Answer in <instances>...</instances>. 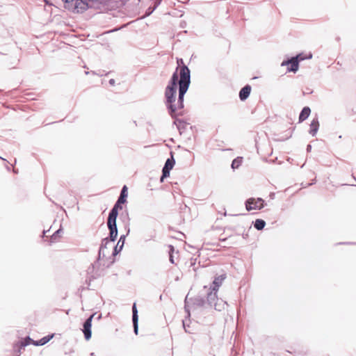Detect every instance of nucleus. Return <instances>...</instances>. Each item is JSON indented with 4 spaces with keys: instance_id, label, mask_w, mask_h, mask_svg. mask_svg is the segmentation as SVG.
<instances>
[{
    "instance_id": "f257e3e1",
    "label": "nucleus",
    "mask_w": 356,
    "mask_h": 356,
    "mask_svg": "<svg viewBox=\"0 0 356 356\" xmlns=\"http://www.w3.org/2000/svg\"><path fill=\"white\" fill-rule=\"evenodd\" d=\"M177 70L172 73L164 92V104L170 117H174L177 110L184 108V96L191 83L186 77L179 79Z\"/></svg>"
},
{
    "instance_id": "f03ea898",
    "label": "nucleus",
    "mask_w": 356,
    "mask_h": 356,
    "mask_svg": "<svg viewBox=\"0 0 356 356\" xmlns=\"http://www.w3.org/2000/svg\"><path fill=\"white\" fill-rule=\"evenodd\" d=\"M64 3V8L73 13H83V0H61Z\"/></svg>"
},
{
    "instance_id": "7ed1b4c3",
    "label": "nucleus",
    "mask_w": 356,
    "mask_h": 356,
    "mask_svg": "<svg viewBox=\"0 0 356 356\" xmlns=\"http://www.w3.org/2000/svg\"><path fill=\"white\" fill-rule=\"evenodd\" d=\"M117 218L108 216L107 218L106 225L109 231L108 236L112 242H115L118 236V229L117 226Z\"/></svg>"
},
{
    "instance_id": "20e7f679",
    "label": "nucleus",
    "mask_w": 356,
    "mask_h": 356,
    "mask_svg": "<svg viewBox=\"0 0 356 356\" xmlns=\"http://www.w3.org/2000/svg\"><path fill=\"white\" fill-rule=\"evenodd\" d=\"M266 203L261 197H250L245 201V209L248 211L251 210H260L266 206Z\"/></svg>"
},
{
    "instance_id": "39448f33",
    "label": "nucleus",
    "mask_w": 356,
    "mask_h": 356,
    "mask_svg": "<svg viewBox=\"0 0 356 356\" xmlns=\"http://www.w3.org/2000/svg\"><path fill=\"white\" fill-rule=\"evenodd\" d=\"M177 63L178 68L177 73L179 75V79H182L184 77H186V80H191V70L188 67L185 65L184 60L181 58H177Z\"/></svg>"
},
{
    "instance_id": "423d86ee",
    "label": "nucleus",
    "mask_w": 356,
    "mask_h": 356,
    "mask_svg": "<svg viewBox=\"0 0 356 356\" xmlns=\"http://www.w3.org/2000/svg\"><path fill=\"white\" fill-rule=\"evenodd\" d=\"M281 66H286L287 72L296 73L300 67V63L296 59H293V56H286L281 63Z\"/></svg>"
},
{
    "instance_id": "0eeeda50",
    "label": "nucleus",
    "mask_w": 356,
    "mask_h": 356,
    "mask_svg": "<svg viewBox=\"0 0 356 356\" xmlns=\"http://www.w3.org/2000/svg\"><path fill=\"white\" fill-rule=\"evenodd\" d=\"M97 314V312L92 313L83 323L82 332L86 341H89L92 337V321Z\"/></svg>"
},
{
    "instance_id": "6e6552de",
    "label": "nucleus",
    "mask_w": 356,
    "mask_h": 356,
    "mask_svg": "<svg viewBox=\"0 0 356 356\" xmlns=\"http://www.w3.org/2000/svg\"><path fill=\"white\" fill-rule=\"evenodd\" d=\"M84 12L90 8L100 9L102 7H108V1L106 0H83Z\"/></svg>"
},
{
    "instance_id": "1a4fd4ad",
    "label": "nucleus",
    "mask_w": 356,
    "mask_h": 356,
    "mask_svg": "<svg viewBox=\"0 0 356 356\" xmlns=\"http://www.w3.org/2000/svg\"><path fill=\"white\" fill-rule=\"evenodd\" d=\"M217 292L218 291H215L209 289L207 293V300H205L206 304L209 307H213L216 310L220 311V308L217 303V301L218 300Z\"/></svg>"
},
{
    "instance_id": "9d476101",
    "label": "nucleus",
    "mask_w": 356,
    "mask_h": 356,
    "mask_svg": "<svg viewBox=\"0 0 356 356\" xmlns=\"http://www.w3.org/2000/svg\"><path fill=\"white\" fill-rule=\"evenodd\" d=\"M99 261L96 259V261L91 264L90 266L87 269V274L89 275V282L88 283V287L90 285V282L92 280L97 278L100 275L98 273V270L95 271V268H98L99 266Z\"/></svg>"
},
{
    "instance_id": "9b49d317",
    "label": "nucleus",
    "mask_w": 356,
    "mask_h": 356,
    "mask_svg": "<svg viewBox=\"0 0 356 356\" xmlns=\"http://www.w3.org/2000/svg\"><path fill=\"white\" fill-rule=\"evenodd\" d=\"M184 311L186 314V316L185 319L182 320V325L186 333L192 334L193 332L188 329L190 327L189 324L187 323V321H191V310L188 305V295L184 300Z\"/></svg>"
},
{
    "instance_id": "f8f14e48",
    "label": "nucleus",
    "mask_w": 356,
    "mask_h": 356,
    "mask_svg": "<svg viewBox=\"0 0 356 356\" xmlns=\"http://www.w3.org/2000/svg\"><path fill=\"white\" fill-rule=\"evenodd\" d=\"M112 241H110L109 238L106 237L102 239L101 244L98 250L97 260L104 259L105 258L106 260L111 259V257L106 258V254L104 253V249H106L108 245Z\"/></svg>"
},
{
    "instance_id": "ddd939ff",
    "label": "nucleus",
    "mask_w": 356,
    "mask_h": 356,
    "mask_svg": "<svg viewBox=\"0 0 356 356\" xmlns=\"http://www.w3.org/2000/svg\"><path fill=\"white\" fill-rule=\"evenodd\" d=\"M127 203V201L118 197L117 201L115 202L113 207L111 208L108 213V216L118 218L119 211L123 209L122 205Z\"/></svg>"
},
{
    "instance_id": "4468645a",
    "label": "nucleus",
    "mask_w": 356,
    "mask_h": 356,
    "mask_svg": "<svg viewBox=\"0 0 356 356\" xmlns=\"http://www.w3.org/2000/svg\"><path fill=\"white\" fill-rule=\"evenodd\" d=\"M227 274L222 273L220 275H216L214 277V280L212 282V284L210 286V289L213 291H218L219 288L222 284V282L226 279Z\"/></svg>"
},
{
    "instance_id": "2eb2a0df",
    "label": "nucleus",
    "mask_w": 356,
    "mask_h": 356,
    "mask_svg": "<svg viewBox=\"0 0 356 356\" xmlns=\"http://www.w3.org/2000/svg\"><path fill=\"white\" fill-rule=\"evenodd\" d=\"M132 323L134 332L137 335L138 334V312L136 302H134L132 305Z\"/></svg>"
},
{
    "instance_id": "dca6fc26",
    "label": "nucleus",
    "mask_w": 356,
    "mask_h": 356,
    "mask_svg": "<svg viewBox=\"0 0 356 356\" xmlns=\"http://www.w3.org/2000/svg\"><path fill=\"white\" fill-rule=\"evenodd\" d=\"M126 237L127 235H121L120 236L117 244L113 247L111 257H115L122 250L125 243Z\"/></svg>"
},
{
    "instance_id": "f3484780",
    "label": "nucleus",
    "mask_w": 356,
    "mask_h": 356,
    "mask_svg": "<svg viewBox=\"0 0 356 356\" xmlns=\"http://www.w3.org/2000/svg\"><path fill=\"white\" fill-rule=\"evenodd\" d=\"M176 114H175L174 117H171L174 121L173 124H175L177 126V128L180 134H182V133L186 130V127L189 124L186 122H185L184 120L180 119L179 118H176Z\"/></svg>"
},
{
    "instance_id": "a211bd4d",
    "label": "nucleus",
    "mask_w": 356,
    "mask_h": 356,
    "mask_svg": "<svg viewBox=\"0 0 356 356\" xmlns=\"http://www.w3.org/2000/svg\"><path fill=\"white\" fill-rule=\"evenodd\" d=\"M252 90V87L249 84L244 86L239 91L238 97L241 101H245L250 96Z\"/></svg>"
},
{
    "instance_id": "6ab92c4d",
    "label": "nucleus",
    "mask_w": 356,
    "mask_h": 356,
    "mask_svg": "<svg viewBox=\"0 0 356 356\" xmlns=\"http://www.w3.org/2000/svg\"><path fill=\"white\" fill-rule=\"evenodd\" d=\"M310 128L309 130V134L312 136H315L319 129L320 123L318 120V118L316 115L312 120L311 124L309 125Z\"/></svg>"
},
{
    "instance_id": "aec40b11",
    "label": "nucleus",
    "mask_w": 356,
    "mask_h": 356,
    "mask_svg": "<svg viewBox=\"0 0 356 356\" xmlns=\"http://www.w3.org/2000/svg\"><path fill=\"white\" fill-rule=\"evenodd\" d=\"M310 114H311V108L307 106H304L302 108V110L299 114L298 122L301 123V122H304L305 120H306L309 118Z\"/></svg>"
},
{
    "instance_id": "412c9836",
    "label": "nucleus",
    "mask_w": 356,
    "mask_h": 356,
    "mask_svg": "<svg viewBox=\"0 0 356 356\" xmlns=\"http://www.w3.org/2000/svg\"><path fill=\"white\" fill-rule=\"evenodd\" d=\"M174 152H170V156L166 159L165 164L163 167V169L171 170L174 168L175 165V159L174 158Z\"/></svg>"
},
{
    "instance_id": "4be33fe9",
    "label": "nucleus",
    "mask_w": 356,
    "mask_h": 356,
    "mask_svg": "<svg viewBox=\"0 0 356 356\" xmlns=\"http://www.w3.org/2000/svg\"><path fill=\"white\" fill-rule=\"evenodd\" d=\"M54 335H55L54 333L49 334L42 337L40 339L36 340L35 343V346H41L45 345L50 340H51L53 339Z\"/></svg>"
},
{
    "instance_id": "5701e85b",
    "label": "nucleus",
    "mask_w": 356,
    "mask_h": 356,
    "mask_svg": "<svg viewBox=\"0 0 356 356\" xmlns=\"http://www.w3.org/2000/svg\"><path fill=\"white\" fill-rule=\"evenodd\" d=\"M191 302L194 306L204 307L206 304V300L204 297L197 296L194 298H190Z\"/></svg>"
},
{
    "instance_id": "b1692460",
    "label": "nucleus",
    "mask_w": 356,
    "mask_h": 356,
    "mask_svg": "<svg viewBox=\"0 0 356 356\" xmlns=\"http://www.w3.org/2000/svg\"><path fill=\"white\" fill-rule=\"evenodd\" d=\"M162 1L163 0H158L154 1V6H150L145 10L144 17H148L154 13V11L158 8V6L161 4Z\"/></svg>"
},
{
    "instance_id": "393cba45",
    "label": "nucleus",
    "mask_w": 356,
    "mask_h": 356,
    "mask_svg": "<svg viewBox=\"0 0 356 356\" xmlns=\"http://www.w3.org/2000/svg\"><path fill=\"white\" fill-rule=\"evenodd\" d=\"M252 224L258 231L263 230L266 225V221L261 218H257L254 221H252Z\"/></svg>"
},
{
    "instance_id": "a878e982",
    "label": "nucleus",
    "mask_w": 356,
    "mask_h": 356,
    "mask_svg": "<svg viewBox=\"0 0 356 356\" xmlns=\"http://www.w3.org/2000/svg\"><path fill=\"white\" fill-rule=\"evenodd\" d=\"M190 211L191 209L186 204L183 203L180 205V217L183 219V220H185V218H186V214H189Z\"/></svg>"
},
{
    "instance_id": "bb28decb",
    "label": "nucleus",
    "mask_w": 356,
    "mask_h": 356,
    "mask_svg": "<svg viewBox=\"0 0 356 356\" xmlns=\"http://www.w3.org/2000/svg\"><path fill=\"white\" fill-rule=\"evenodd\" d=\"M312 58V54L309 53L308 54H305L303 52L298 53L296 56H293V59H296L300 63L301 61L305 60L306 59H311Z\"/></svg>"
},
{
    "instance_id": "cd10ccee",
    "label": "nucleus",
    "mask_w": 356,
    "mask_h": 356,
    "mask_svg": "<svg viewBox=\"0 0 356 356\" xmlns=\"http://www.w3.org/2000/svg\"><path fill=\"white\" fill-rule=\"evenodd\" d=\"M120 220L123 223V225L130 223V218L129 211L127 209L122 211L120 214Z\"/></svg>"
},
{
    "instance_id": "c85d7f7f",
    "label": "nucleus",
    "mask_w": 356,
    "mask_h": 356,
    "mask_svg": "<svg viewBox=\"0 0 356 356\" xmlns=\"http://www.w3.org/2000/svg\"><path fill=\"white\" fill-rule=\"evenodd\" d=\"M243 158L242 156H237L235 159H234L231 163V168L233 170H235L236 169H238L243 163Z\"/></svg>"
},
{
    "instance_id": "c756f323",
    "label": "nucleus",
    "mask_w": 356,
    "mask_h": 356,
    "mask_svg": "<svg viewBox=\"0 0 356 356\" xmlns=\"http://www.w3.org/2000/svg\"><path fill=\"white\" fill-rule=\"evenodd\" d=\"M63 232V227L62 226L60 227L59 229H58L56 232H54V234L50 237L49 243L51 244L54 242H56L58 238H60V234Z\"/></svg>"
},
{
    "instance_id": "7c9ffc66",
    "label": "nucleus",
    "mask_w": 356,
    "mask_h": 356,
    "mask_svg": "<svg viewBox=\"0 0 356 356\" xmlns=\"http://www.w3.org/2000/svg\"><path fill=\"white\" fill-rule=\"evenodd\" d=\"M27 346H29V343H24L22 339H20L16 343H15L14 350L15 351L21 353L22 350Z\"/></svg>"
},
{
    "instance_id": "2f4dec72",
    "label": "nucleus",
    "mask_w": 356,
    "mask_h": 356,
    "mask_svg": "<svg viewBox=\"0 0 356 356\" xmlns=\"http://www.w3.org/2000/svg\"><path fill=\"white\" fill-rule=\"evenodd\" d=\"M119 198L127 201L128 197V187L127 185H124L121 189Z\"/></svg>"
},
{
    "instance_id": "473e14b6",
    "label": "nucleus",
    "mask_w": 356,
    "mask_h": 356,
    "mask_svg": "<svg viewBox=\"0 0 356 356\" xmlns=\"http://www.w3.org/2000/svg\"><path fill=\"white\" fill-rule=\"evenodd\" d=\"M22 341L24 343H29V345L33 344V345L35 346V343L36 340H34V339H31L29 336H26V337L22 338Z\"/></svg>"
},
{
    "instance_id": "72a5a7b5",
    "label": "nucleus",
    "mask_w": 356,
    "mask_h": 356,
    "mask_svg": "<svg viewBox=\"0 0 356 356\" xmlns=\"http://www.w3.org/2000/svg\"><path fill=\"white\" fill-rule=\"evenodd\" d=\"M170 171L171 170L162 168L161 175H163V177L168 178V177H170Z\"/></svg>"
},
{
    "instance_id": "f704fd0d",
    "label": "nucleus",
    "mask_w": 356,
    "mask_h": 356,
    "mask_svg": "<svg viewBox=\"0 0 356 356\" xmlns=\"http://www.w3.org/2000/svg\"><path fill=\"white\" fill-rule=\"evenodd\" d=\"M124 225V229L126 231V234L124 235H127V236L130 233V223H128L127 225V224L125 225Z\"/></svg>"
},
{
    "instance_id": "c9c22d12",
    "label": "nucleus",
    "mask_w": 356,
    "mask_h": 356,
    "mask_svg": "<svg viewBox=\"0 0 356 356\" xmlns=\"http://www.w3.org/2000/svg\"><path fill=\"white\" fill-rule=\"evenodd\" d=\"M168 254H173L174 252H175V247L172 245H168Z\"/></svg>"
},
{
    "instance_id": "e433bc0d",
    "label": "nucleus",
    "mask_w": 356,
    "mask_h": 356,
    "mask_svg": "<svg viewBox=\"0 0 356 356\" xmlns=\"http://www.w3.org/2000/svg\"><path fill=\"white\" fill-rule=\"evenodd\" d=\"M115 262V259L113 258L108 264H104L103 265L104 266H106V268H109L113 264H114Z\"/></svg>"
},
{
    "instance_id": "4c0bfd02",
    "label": "nucleus",
    "mask_w": 356,
    "mask_h": 356,
    "mask_svg": "<svg viewBox=\"0 0 356 356\" xmlns=\"http://www.w3.org/2000/svg\"><path fill=\"white\" fill-rule=\"evenodd\" d=\"M291 134H292V131H289V136H286V138H279V139H278V140H281V141L285 140H286V139H288V138H291Z\"/></svg>"
},
{
    "instance_id": "58836bf2",
    "label": "nucleus",
    "mask_w": 356,
    "mask_h": 356,
    "mask_svg": "<svg viewBox=\"0 0 356 356\" xmlns=\"http://www.w3.org/2000/svg\"><path fill=\"white\" fill-rule=\"evenodd\" d=\"M169 261L171 264H175V260H174V256L173 254H169Z\"/></svg>"
},
{
    "instance_id": "ea45409f",
    "label": "nucleus",
    "mask_w": 356,
    "mask_h": 356,
    "mask_svg": "<svg viewBox=\"0 0 356 356\" xmlns=\"http://www.w3.org/2000/svg\"><path fill=\"white\" fill-rule=\"evenodd\" d=\"M312 145L311 144H308L307 145V148H306L307 152H310L312 151Z\"/></svg>"
},
{
    "instance_id": "a19ab883",
    "label": "nucleus",
    "mask_w": 356,
    "mask_h": 356,
    "mask_svg": "<svg viewBox=\"0 0 356 356\" xmlns=\"http://www.w3.org/2000/svg\"><path fill=\"white\" fill-rule=\"evenodd\" d=\"M108 83L111 85V86H114L115 83V81L114 79H111L109 81H108Z\"/></svg>"
},
{
    "instance_id": "79ce46f5",
    "label": "nucleus",
    "mask_w": 356,
    "mask_h": 356,
    "mask_svg": "<svg viewBox=\"0 0 356 356\" xmlns=\"http://www.w3.org/2000/svg\"><path fill=\"white\" fill-rule=\"evenodd\" d=\"M241 236L243 238L246 239L248 238V234L247 232H243L242 234H241Z\"/></svg>"
},
{
    "instance_id": "37998d69",
    "label": "nucleus",
    "mask_w": 356,
    "mask_h": 356,
    "mask_svg": "<svg viewBox=\"0 0 356 356\" xmlns=\"http://www.w3.org/2000/svg\"><path fill=\"white\" fill-rule=\"evenodd\" d=\"M102 314L100 313V314H97V316L95 317V319L97 321H99L102 318Z\"/></svg>"
},
{
    "instance_id": "c03bdc74",
    "label": "nucleus",
    "mask_w": 356,
    "mask_h": 356,
    "mask_svg": "<svg viewBox=\"0 0 356 356\" xmlns=\"http://www.w3.org/2000/svg\"><path fill=\"white\" fill-rule=\"evenodd\" d=\"M47 232H49V230H43L42 234V235H41V237H42V238H44L45 237V234H46V233H47Z\"/></svg>"
},
{
    "instance_id": "a18cd8bd",
    "label": "nucleus",
    "mask_w": 356,
    "mask_h": 356,
    "mask_svg": "<svg viewBox=\"0 0 356 356\" xmlns=\"http://www.w3.org/2000/svg\"><path fill=\"white\" fill-rule=\"evenodd\" d=\"M184 115V113L183 112H177V115H176V118H178V116H183Z\"/></svg>"
},
{
    "instance_id": "49530a36",
    "label": "nucleus",
    "mask_w": 356,
    "mask_h": 356,
    "mask_svg": "<svg viewBox=\"0 0 356 356\" xmlns=\"http://www.w3.org/2000/svg\"><path fill=\"white\" fill-rule=\"evenodd\" d=\"M129 0H122V6H125V4L127 3V2ZM138 1H140V0H138Z\"/></svg>"
},
{
    "instance_id": "de8ad7c7",
    "label": "nucleus",
    "mask_w": 356,
    "mask_h": 356,
    "mask_svg": "<svg viewBox=\"0 0 356 356\" xmlns=\"http://www.w3.org/2000/svg\"><path fill=\"white\" fill-rule=\"evenodd\" d=\"M165 179H166V178L163 177V175H161L160 177V182L163 183Z\"/></svg>"
},
{
    "instance_id": "09e8293b",
    "label": "nucleus",
    "mask_w": 356,
    "mask_h": 356,
    "mask_svg": "<svg viewBox=\"0 0 356 356\" xmlns=\"http://www.w3.org/2000/svg\"><path fill=\"white\" fill-rule=\"evenodd\" d=\"M339 244H355L356 245V243H350V242H342V243H339Z\"/></svg>"
},
{
    "instance_id": "8fccbe9b",
    "label": "nucleus",
    "mask_w": 356,
    "mask_h": 356,
    "mask_svg": "<svg viewBox=\"0 0 356 356\" xmlns=\"http://www.w3.org/2000/svg\"><path fill=\"white\" fill-rule=\"evenodd\" d=\"M227 229H229V230H232V231H234L235 230V228H234L232 227H229Z\"/></svg>"
},
{
    "instance_id": "3c124183",
    "label": "nucleus",
    "mask_w": 356,
    "mask_h": 356,
    "mask_svg": "<svg viewBox=\"0 0 356 356\" xmlns=\"http://www.w3.org/2000/svg\"><path fill=\"white\" fill-rule=\"evenodd\" d=\"M268 356H277V355L274 353H269Z\"/></svg>"
},
{
    "instance_id": "603ef678",
    "label": "nucleus",
    "mask_w": 356,
    "mask_h": 356,
    "mask_svg": "<svg viewBox=\"0 0 356 356\" xmlns=\"http://www.w3.org/2000/svg\"><path fill=\"white\" fill-rule=\"evenodd\" d=\"M227 239V238H220V241L222 242H225V241H226Z\"/></svg>"
},
{
    "instance_id": "864d4df0",
    "label": "nucleus",
    "mask_w": 356,
    "mask_h": 356,
    "mask_svg": "<svg viewBox=\"0 0 356 356\" xmlns=\"http://www.w3.org/2000/svg\"><path fill=\"white\" fill-rule=\"evenodd\" d=\"M0 159H1V160H3V161H6V162L8 163V161L6 159H4V158H3V157H1V156H0Z\"/></svg>"
},
{
    "instance_id": "5fc2aeb1",
    "label": "nucleus",
    "mask_w": 356,
    "mask_h": 356,
    "mask_svg": "<svg viewBox=\"0 0 356 356\" xmlns=\"http://www.w3.org/2000/svg\"><path fill=\"white\" fill-rule=\"evenodd\" d=\"M335 40H336L337 42H339V41H340V40H341V38H340V37L337 36V37L336 38V39H335Z\"/></svg>"
},
{
    "instance_id": "6e6d98bb",
    "label": "nucleus",
    "mask_w": 356,
    "mask_h": 356,
    "mask_svg": "<svg viewBox=\"0 0 356 356\" xmlns=\"http://www.w3.org/2000/svg\"><path fill=\"white\" fill-rule=\"evenodd\" d=\"M6 168L8 171H10V168L8 165H6Z\"/></svg>"
},
{
    "instance_id": "4d7b16f0",
    "label": "nucleus",
    "mask_w": 356,
    "mask_h": 356,
    "mask_svg": "<svg viewBox=\"0 0 356 356\" xmlns=\"http://www.w3.org/2000/svg\"><path fill=\"white\" fill-rule=\"evenodd\" d=\"M90 356H95V353H90Z\"/></svg>"
},
{
    "instance_id": "13d9d810",
    "label": "nucleus",
    "mask_w": 356,
    "mask_h": 356,
    "mask_svg": "<svg viewBox=\"0 0 356 356\" xmlns=\"http://www.w3.org/2000/svg\"><path fill=\"white\" fill-rule=\"evenodd\" d=\"M44 1H45V3H47V1H46V0H44Z\"/></svg>"
}]
</instances>
